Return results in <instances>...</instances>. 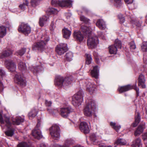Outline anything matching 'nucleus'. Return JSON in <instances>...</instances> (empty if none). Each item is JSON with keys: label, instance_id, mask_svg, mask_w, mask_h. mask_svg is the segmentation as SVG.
Wrapping results in <instances>:
<instances>
[{"label": "nucleus", "instance_id": "nucleus-1", "mask_svg": "<svg viewBox=\"0 0 147 147\" xmlns=\"http://www.w3.org/2000/svg\"><path fill=\"white\" fill-rule=\"evenodd\" d=\"M82 31L85 37H89L87 40V45L89 49H92L96 47L98 44V40L96 36L90 37L92 30L90 27L84 26L81 27Z\"/></svg>", "mask_w": 147, "mask_h": 147}, {"label": "nucleus", "instance_id": "nucleus-2", "mask_svg": "<svg viewBox=\"0 0 147 147\" xmlns=\"http://www.w3.org/2000/svg\"><path fill=\"white\" fill-rule=\"evenodd\" d=\"M0 122L1 127L5 125L8 128V130L5 132L6 135L8 136H12L14 134V130L10 127L11 124L9 121V119L5 116L2 117V112H0Z\"/></svg>", "mask_w": 147, "mask_h": 147}, {"label": "nucleus", "instance_id": "nucleus-3", "mask_svg": "<svg viewBox=\"0 0 147 147\" xmlns=\"http://www.w3.org/2000/svg\"><path fill=\"white\" fill-rule=\"evenodd\" d=\"M86 105L84 110V115L88 117L92 116V111L96 108L95 101L92 98L87 99L86 101Z\"/></svg>", "mask_w": 147, "mask_h": 147}, {"label": "nucleus", "instance_id": "nucleus-4", "mask_svg": "<svg viewBox=\"0 0 147 147\" xmlns=\"http://www.w3.org/2000/svg\"><path fill=\"white\" fill-rule=\"evenodd\" d=\"M49 40V38L47 35L43 36L41 40L38 41L33 46V49L36 48L38 50L42 51L45 48L47 42Z\"/></svg>", "mask_w": 147, "mask_h": 147}, {"label": "nucleus", "instance_id": "nucleus-5", "mask_svg": "<svg viewBox=\"0 0 147 147\" xmlns=\"http://www.w3.org/2000/svg\"><path fill=\"white\" fill-rule=\"evenodd\" d=\"M70 79L68 78H64L60 76H56L55 80L56 86L60 87L67 86L70 84Z\"/></svg>", "mask_w": 147, "mask_h": 147}, {"label": "nucleus", "instance_id": "nucleus-6", "mask_svg": "<svg viewBox=\"0 0 147 147\" xmlns=\"http://www.w3.org/2000/svg\"><path fill=\"white\" fill-rule=\"evenodd\" d=\"M83 93L81 91L78 92L75 94L72 98V102L77 106L80 105L83 100Z\"/></svg>", "mask_w": 147, "mask_h": 147}, {"label": "nucleus", "instance_id": "nucleus-7", "mask_svg": "<svg viewBox=\"0 0 147 147\" xmlns=\"http://www.w3.org/2000/svg\"><path fill=\"white\" fill-rule=\"evenodd\" d=\"M72 1L71 0H67L60 1L59 0H52L51 4L54 6L59 5L62 7H70L72 6Z\"/></svg>", "mask_w": 147, "mask_h": 147}, {"label": "nucleus", "instance_id": "nucleus-8", "mask_svg": "<svg viewBox=\"0 0 147 147\" xmlns=\"http://www.w3.org/2000/svg\"><path fill=\"white\" fill-rule=\"evenodd\" d=\"M50 134L52 138L55 139L60 137L59 128L57 125H53L49 129Z\"/></svg>", "mask_w": 147, "mask_h": 147}, {"label": "nucleus", "instance_id": "nucleus-9", "mask_svg": "<svg viewBox=\"0 0 147 147\" xmlns=\"http://www.w3.org/2000/svg\"><path fill=\"white\" fill-rule=\"evenodd\" d=\"M19 32L22 33L26 35H28L31 32L30 27L26 24L22 23L18 28Z\"/></svg>", "mask_w": 147, "mask_h": 147}, {"label": "nucleus", "instance_id": "nucleus-10", "mask_svg": "<svg viewBox=\"0 0 147 147\" xmlns=\"http://www.w3.org/2000/svg\"><path fill=\"white\" fill-rule=\"evenodd\" d=\"M134 89L136 90V92L138 96L139 95V89L136 87V84L135 86L131 85H128L123 86L119 87L118 90L120 93H122L124 92L128 91L132 89Z\"/></svg>", "mask_w": 147, "mask_h": 147}, {"label": "nucleus", "instance_id": "nucleus-11", "mask_svg": "<svg viewBox=\"0 0 147 147\" xmlns=\"http://www.w3.org/2000/svg\"><path fill=\"white\" fill-rule=\"evenodd\" d=\"M67 50V45L65 43H61L56 48V52L59 55L63 54Z\"/></svg>", "mask_w": 147, "mask_h": 147}, {"label": "nucleus", "instance_id": "nucleus-12", "mask_svg": "<svg viewBox=\"0 0 147 147\" xmlns=\"http://www.w3.org/2000/svg\"><path fill=\"white\" fill-rule=\"evenodd\" d=\"M60 111L61 115L64 118H66L69 114L74 111V110L70 106H69L61 108Z\"/></svg>", "mask_w": 147, "mask_h": 147}, {"label": "nucleus", "instance_id": "nucleus-13", "mask_svg": "<svg viewBox=\"0 0 147 147\" xmlns=\"http://www.w3.org/2000/svg\"><path fill=\"white\" fill-rule=\"evenodd\" d=\"M40 125V122L38 121L36 125V128L32 131V136L35 138L39 139L42 137V135L40 130L38 129Z\"/></svg>", "mask_w": 147, "mask_h": 147}, {"label": "nucleus", "instance_id": "nucleus-14", "mask_svg": "<svg viewBox=\"0 0 147 147\" xmlns=\"http://www.w3.org/2000/svg\"><path fill=\"white\" fill-rule=\"evenodd\" d=\"M14 80L16 83L21 85L25 86L26 84L25 81L23 79L19 73H17L15 74Z\"/></svg>", "mask_w": 147, "mask_h": 147}, {"label": "nucleus", "instance_id": "nucleus-15", "mask_svg": "<svg viewBox=\"0 0 147 147\" xmlns=\"http://www.w3.org/2000/svg\"><path fill=\"white\" fill-rule=\"evenodd\" d=\"M80 129L85 134L88 133L90 131L89 128L88 124L85 122H83L80 123Z\"/></svg>", "mask_w": 147, "mask_h": 147}, {"label": "nucleus", "instance_id": "nucleus-16", "mask_svg": "<svg viewBox=\"0 0 147 147\" xmlns=\"http://www.w3.org/2000/svg\"><path fill=\"white\" fill-rule=\"evenodd\" d=\"M96 87L95 84L88 82L86 85V90L90 94H92L96 91Z\"/></svg>", "mask_w": 147, "mask_h": 147}, {"label": "nucleus", "instance_id": "nucleus-17", "mask_svg": "<svg viewBox=\"0 0 147 147\" xmlns=\"http://www.w3.org/2000/svg\"><path fill=\"white\" fill-rule=\"evenodd\" d=\"M7 68L11 72L15 71L16 68V65L12 61H6L5 62Z\"/></svg>", "mask_w": 147, "mask_h": 147}, {"label": "nucleus", "instance_id": "nucleus-18", "mask_svg": "<svg viewBox=\"0 0 147 147\" xmlns=\"http://www.w3.org/2000/svg\"><path fill=\"white\" fill-rule=\"evenodd\" d=\"M145 123L144 122L142 123L138 127L136 130L135 131L134 135L137 136L140 135L143 131L144 128H145Z\"/></svg>", "mask_w": 147, "mask_h": 147}, {"label": "nucleus", "instance_id": "nucleus-19", "mask_svg": "<svg viewBox=\"0 0 147 147\" xmlns=\"http://www.w3.org/2000/svg\"><path fill=\"white\" fill-rule=\"evenodd\" d=\"M74 37L78 41L80 42L83 40L84 38V37L81 32L77 31H74Z\"/></svg>", "mask_w": 147, "mask_h": 147}, {"label": "nucleus", "instance_id": "nucleus-20", "mask_svg": "<svg viewBox=\"0 0 147 147\" xmlns=\"http://www.w3.org/2000/svg\"><path fill=\"white\" fill-rule=\"evenodd\" d=\"M96 24V26L100 29L103 30L105 29L106 28L105 22L102 19L98 20Z\"/></svg>", "mask_w": 147, "mask_h": 147}, {"label": "nucleus", "instance_id": "nucleus-21", "mask_svg": "<svg viewBox=\"0 0 147 147\" xmlns=\"http://www.w3.org/2000/svg\"><path fill=\"white\" fill-rule=\"evenodd\" d=\"M99 71L98 66H96L93 67V69L91 71V74L92 76L96 78H98L99 75Z\"/></svg>", "mask_w": 147, "mask_h": 147}, {"label": "nucleus", "instance_id": "nucleus-22", "mask_svg": "<svg viewBox=\"0 0 147 147\" xmlns=\"http://www.w3.org/2000/svg\"><path fill=\"white\" fill-rule=\"evenodd\" d=\"M63 36L64 38L68 39L71 34V31L67 28H64L62 30Z\"/></svg>", "mask_w": 147, "mask_h": 147}, {"label": "nucleus", "instance_id": "nucleus-23", "mask_svg": "<svg viewBox=\"0 0 147 147\" xmlns=\"http://www.w3.org/2000/svg\"><path fill=\"white\" fill-rule=\"evenodd\" d=\"M72 144V141L71 139H67L65 140L63 146H61L59 145L56 144L55 145L54 147H69Z\"/></svg>", "mask_w": 147, "mask_h": 147}, {"label": "nucleus", "instance_id": "nucleus-24", "mask_svg": "<svg viewBox=\"0 0 147 147\" xmlns=\"http://www.w3.org/2000/svg\"><path fill=\"white\" fill-rule=\"evenodd\" d=\"M49 20V17L45 16H43L40 18L39 24L40 26L42 27L46 24L47 21Z\"/></svg>", "mask_w": 147, "mask_h": 147}, {"label": "nucleus", "instance_id": "nucleus-25", "mask_svg": "<svg viewBox=\"0 0 147 147\" xmlns=\"http://www.w3.org/2000/svg\"><path fill=\"white\" fill-rule=\"evenodd\" d=\"M139 83L138 85L139 86H141L142 88H144L145 87V85H144L145 80L144 78V76L142 74H140L138 79Z\"/></svg>", "mask_w": 147, "mask_h": 147}, {"label": "nucleus", "instance_id": "nucleus-26", "mask_svg": "<svg viewBox=\"0 0 147 147\" xmlns=\"http://www.w3.org/2000/svg\"><path fill=\"white\" fill-rule=\"evenodd\" d=\"M12 53V51L9 50L4 51L3 52L1 53L0 57L1 58H3L5 57H8L11 55Z\"/></svg>", "mask_w": 147, "mask_h": 147}, {"label": "nucleus", "instance_id": "nucleus-27", "mask_svg": "<svg viewBox=\"0 0 147 147\" xmlns=\"http://www.w3.org/2000/svg\"><path fill=\"white\" fill-rule=\"evenodd\" d=\"M141 144V139L139 138H137L133 142L131 147H140Z\"/></svg>", "mask_w": 147, "mask_h": 147}, {"label": "nucleus", "instance_id": "nucleus-28", "mask_svg": "<svg viewBox=\"0 0 147 147\" xmlns=\"http://www.w3.org/2000/svg\"><path fill=\"white\" fill-rule=\"evenodd\" d=\"M73 53L71 52L67 53L65 56V59L67 61H70L73 59Z\"/></svg>", "mask_w": 147, "mask_h": 147}, {"label": "nucleus", "instance_id": "nucleus-29", "mask_svg": "<svg viewBox=\"0 0 147 147\" xmlns=\"http://www.w3.org/2000/svg\"><path fill=\"white\" fill-rule=\"evenodd\" d=\"M6 34V29L3 26H0V37L3 38Z\"/></svg>", "mask_w": 147, "mask_h": 147}, {"label": "nucleus", "instance_id": "nucleus-30", "mask_svg": "<svg viewBox=\"0 0 147 147\" xmlns=\"http://www.w3.org/2000/svg\"><path fill=\"white\" fill-rule=\"evenodd\" d=\"M109 52L111 54H115L117 51V48L114 45H111L109 47Z\"/></svg>", "mask_w": 147, "mask_h": 147}, {"label": "nucleus", "instance_id": "nucleus-31", "mask_svg": "<svg viewBox=\"0 0 147 147\" xmlns=\"http://www.w3.org/2000/svg\"><path fill=\"white\" fill-rule=\"evenodd\" d=\"M12 121L14 124L18 125L24 121V119L21 117H18L15 119H12Z\"/></svg>", "mask_w": 147, "mask_h": 147}, {"label": "nucleus", "instance_id": "nucleus-32", "mask_svg": "<svg viewBox=\"0 0 147 147\" xmlns=\"http://www.w3.org/2000/svg\"><path fill=\"white\" fill-rule=\"evenodd\" d=\"M136 114V115L135 117V121L132 124L133 127H134L137 126L140 121V114L138 112H137Z\"/></svg>", "mask_w": 147, "mask_h": 147}, {"label": "nucleus", "instance_id": "nucleus-33", "mask_svg": "<svg viewBox=\"0 0 147 147\" xmlns=\"http://www.w3.org/2000/svg\"><path fill=\"white\" fill-rule=\"evenodd\" d=\"M126 141L124 139H118L115 142V144L117 145H124L126 144Z\"/></svg>", "mask_w": 147, "mask_h": 147}, {"label": "nucleus", "instance_id": "nucleus-34", "mask_svg": "<svg viewBox=\"0 0 147 147\" xmlns=\"http://www.w3.org/2000/svg\"><path fill=\"white\" fill-rule=\"evenodd\" d=\"M38 112L37 109L34 108L28 113V116L29 117H34L36 116Z\"/></svg>", "mask_w": 147, "mask_h": 147}, {"label": "nucleus", "instance_id": "nucleus-35", "mask_svg": "<svg viewBox=\"0 0 147 147\" xmlns=\"http://www.w3.org/2000/svg\"><path fill=\"white\" fill-rule=\"evenodd\" d=\"M28 2L27 0H24L23 3L20 5L19 7L22 11H24L28 6Z\"/></svg>", "mask_w": 147, "mask_h": 147}, {"label": "nucleus", "instance_id": "nucleus-36", "mask_svg": "<svg viewBox=\"0 0 147 147\" xmlns=\"http://www.w3.org/2000/svg\"><path fill=\"white\" fill-rule=\"evenodd\" d=\"M112 1L113 3L116 7H120L122 5V3L121 0H110Z\"/></svg>", "mask_w": 147, "mask_h": 147}, {"label": "nucleus", "instance_id": "nucleus-37", "mask_svg": "<svg viewBox=\"0 0 147 147\" xmlns=\"http://www.w3.org/2000/svg\"><path fill=\"white\" fill-rule=\"evenodd\" d=\"M111 126L117 131H118L121 128L120 125H116V123L115 122H111L110 123Z\"/></svg>", "mask_w": 147, "mask_h": 147}, {"label": "nucleus", "instance_id": "nucleus-38", "mask_svg": "<svg viewBox=\"0 0 147 147\" xmlns=\"http://www.w3.org/2000/svg\"><path fill=\"white\" fill-rule=\"evenodd\" d=\"M5 75L4 71L0 68V75L1 76H3ZM3 90V85L2 82L0 81V91H2Z\"/></svg>", "mask_w": 147, "mask_h": 147}, {"label": "nucleus", "instance_id": "nucleus-39", "mask_svg": "<svg viewBox=\"0 0 147 147\" xmlns=\"http://www.w3.org/2000/svg\"><path fill=\"white\" fill-rule=\"evenodd\" d=\"M47 12L50 14H57L58 11L53 8H49L47 10Z\"/></svg>", "mask_w": 147, "mask_h": 147}, {"label": "nucleus", "instance_id": "nucleus-40", "mask_svg": "<svg viewBox=\"0 0 147 147\" xmlns=\"http://www.w3.org/2000/svg\"><path fill=\"white\" fill-rule=\"evenodd\" d=\"M86 63L87 65L90 64L92 62V58L90 55L89 54H86Z\"/></svg>", "mask_w": 147, "mask_h": 147}, {"label": "nucleus", "instance_id": "nucleus-41", "mask_svg": "<svg viewBox=\"0 0 147 147\" xmlns=\"http://www.w3.org/2000/svg\"><path fill=\"white\" fill-rule=\"evenodd\" d=\"M18 67L19 69L21 70H25L26 69L25 64L21 62L19 63Z\"/></svg>", "mask_w": 147, "mask_h": 147}, {"label": "nucleus", "instance_id": "nucleus-42", "mask_svg": "<svg viewBox=\"0 0 147 147\" xmlns=\"http://www.w3.org/2000/svg\"><path fill=\"white\" fill-rule=\"evenodd\" d=\"M117 48H121V44L120 41L118 39H116L115 41V45Z\"/></svg>", "mask_w": 147, "mask_h": 147}, {"label": "nucleus", "instance_id": "nucleus-43", "mask_svg": "<svg viewBox=\"0 0 147 147\" xmlns=\"http://www.w3.org/2000/svg\"><path fill=\"white\" fill-rule=\"evenodd\" d=\"M26 51V49H23L17 51L16 53V55H20L21 56L25 53Z\"/></svg>", "mask_w": 147, "mask_h": 147}, {"label": "nucleus", "instance_id": "nucleus-44", "mask_svg": "<svg viewBox=\"0 0 147 147\" xmlns=\"http://www.w3.org/2000/svg\"><path fill=\"white\" fill-rule=\"evenodd\" d=\"M142 51L144 52H147V42H143L141 47Z\"/></svg>", "mask_w": 147, "mask_h": 147}, {"label": "nucleus", "instance_id": "nucleus-45", "mask_svg": "<svg viewBox=\"0 0 147 147\" xmlns=\"http://www.w3.org/2000/svg\"><path fill=\"white\" fill-rule=\"evenodd\" d=\"M134 24L138 27H140L141 26L142 23V21H139L138 20H136L134 22Z\"/></svg>", "mask_w": 147, "mask_h": 147}, {"label": "nucleus", "instance_id": "nucleus-46", "mask_svg": "<svg viewBox=\"0 0 147 147\" xmlns=\"http://www.w3.org/2000/svg\"><path fill=\"white\" fill-rule=\"evenodd\" d=\"M80 20L81 21H83L85 23H87L89 21L88 19L84 16L81 15L80 16Z\"/></svg>", "mask_w": 147, "mask_h": 147}, {"label": "nucleus", "instance_id": "nucleus-47", "mask_svg": "<svg viewBox=\"0 0 147 147\" xmlns=\"http://www.w3.org/2000/svg\"><path fill=\"white\" fill-rule=\"evenodd\" d=\"M18 147H29L27 144L25 142L20 143L18 146Z\"/></svg>", "mask_w": 147, "mask_h": 147}, {"label": "nucleus", "instance_id": "nucleus-48", "mask_svg": "<svg viewBox=\"0 0 147 147\" xmlns=\"http://www.w3.org/2000/svg\"><path fill=\"white\" fill-rule=\"evenodd\" d=\"M129 45L130 49L131 50L134 49L136 48V46L134 42H130Z\"/></svg>", "mask_w": 147, "mask_h": 147}, {"label": "nucleus", "instance_id": "nucleus-49", "mask_svg": "<svg viewBox=\"0 0 147 147\" xmlns=\"http://www.w3.org/2000/svg\"><path fill=\"white\" fill-rule=\"evenodd\" d=\"M90 140L92 141L93 142H94L96 140V136L95 134H91L90 136Z\"/></svg>", "mask_w": 147, "mask_h": 147}, {"label": "nucleus", "instance_id": "nucleus-50", "mask_svg": "<svg viewBox=\"0 0 147 147\" xmlns=\"http://www.w3.org/2000/svg\"><path fill=\"white\" fill-rule=\"evenodd\" d=\"M34 69L36 72H39L43 70V69L40 66H37Z\"/></svg>", "mask_w": 147, "mask_h": 147}, {"label": "nucleus", "instance_id": "nucleus-51", "mask_svg": "<svg viewBox=\"0 0 147 147\" xmlns=\"http://www.w3.org/2000/svg\"><path fill=\"white\" fill-rule=\"evenodd\" d=\"M118 18L120 20L121 23H123L125 21V18L121 15H119L118 16Z\"/></svg>", "mask_w": 147, "mask_h": 147}, {"label": "nucleus", "instance_id": "nucleus-52", "mask_svg": "<svg viewBox=\"0 0 147 147\" xmlns=\"http://www.w3.org/2000/svg\"><path fill=\"white\" fill-rule=\"evenodd\" d=\"M142 139L144 140H147V131L142 135Z\"/></svg>", "mask_w": 147, "mask_h": 147}, {"label": "nucleus", "instance_id": "nucleus-53", "mask_svg": "<svg viewBox=\"0 0 147 147\" xmlns=\"http://www.w3.org/2000/svg\"><path fill=\"white\" fill-rule=\"evenodd\" d=\"M45 104L47 106L50 107L51 106L52 102L50 101H48L47 100L45 101Z\"/></svg>", "mask_w": 147, "mask_h": 147}, {"label": "nucleus", "instance_id": "nucleus-54", "mask_svg": "<svg viewBox=\"0 0 147 147\" xmlns=\"http://www.w3.org/2000/svg\"><path fill=\"white\" fill-rule=\"evenodd\" d=\"M55 26H54V24L52 23L51 25V26L50 27V30L52 31H53L55 29Z\"/></svg>", "mask_w": 147, "mask_h": 147}, {"label": "nucleus", "instance_id": "nucleus-55", "mask_svg": "<svg viewBox=\"0 0 147 147\" xmlns=\"http://www.w3.org/2000/svg\"><path fill=\"white\" fill-rule=\"evenodd\" d=\"M124 1L127 4H131L133 1V0H124Z\"/></svg>", "mask_w": 147, "mask_h": 147}, {"label": "nucleus", "instance_id": "nucleus-56", "mask_svg": "<svg viewBox=\"0 0 147 147\" xmlns=\"http://www.w3.org/2000/svg\"><path fill=\"white\" fill-rule=\"evenodd\" d=\"M95 61L97 63H98L99 62L100 60L99 59L96 57H95Z\"/></svg>", "mask_w": 147, "mask_h": 147}, {"label": "nucleus", "instance_id": "nucleus-57", "mask_svg": "<svg viewBox=\"0 0 147 147\" xmlns=\"http://www.w3.org/2000/svg\"><path fill=\"white\" fill-rule=\"evenodd\" d=\"M38 147H46V146L44 144H41L38 146Z\"/></svg>", "mask_w": 147, "mask_h": 147}, {"label": "nucleus", "instance_id": "nucleus-58", "mask_svg": "<svg viewBox=\"0 0 147 147\" xmlns=\"http://www.w3.org/2000/svg\"><path fill=\"white\" fill-rule=\"evenodd\" d=\"M99 147H106V145L103 144H99Z\"/></svg>", "mask_w": 147, "mask_h": 147}, {"label": "nucleus", "instance_id": "nucleus-59", "mask_svg": "<svg viewBox=\"0 0 147 147\" xmlns=\"http://www.w3.org/2000/svg\"><path fill=\"white\" fill-rule=\"evenodd\" d=\"M47 111L49 112V113H52V109H48Z\"/></svg>", "mask_w": 147, "mask_h": 147}, {"label": "nucleus", "instance_id": "nucleus-60", "mask_svg": "<svg viewBox=\"0 0 147 147\" xmlns=\"http://www.w3.org/2000/svg\"><path fill=\"white\" fill-rule=\"evenodd\" d=\"M98 36H101V35H102L101 32H98Z\"/></svg>", "mask_w": 147, "mask_h": 147}, {"label": "nucleus", "instance_id": "nucleus-61", "mask_svg": "<svg viewBox=\"0 0 147 147\" xmlns=\"http://www.w3.org/2000/svg\"><path fill=\"white\" fill-rule=\"evenodd\" d=\"M146 20L145 21V22L147 24V14L145 17Z\"/></svg>", "mask_w": 147, "mask_h": 147}, {"label": "nucleus", "instance_id": "nucleus-62", "mask_svg": "<svg viewBox=\"0 0 147 147\" xmlns=\"http://www.w3.org/2000/svg\"><path fill=\"white\" fill-rule=\"evenodd\" d=\"M106 147H112V146H111L106 145ZM115 147H116V146H115Z\"/></svg>", "mask_w": 147, "mask_h": 147}, {"label": "nucleus", "instance_id": "nucleus-63", "mask_svg": "<svg viewBox=\"0 0 147 147\" xmlns=\"http://www.w3.org/2000/svg\"><path fill=\"white\" fill-rule=\"evenodd\" d=\"M139 104L140 105H141V104L140 102Z\"/></svg>", "mask_w": 147, "mask_h": 147}, {"label": "nucleus", "instance_id": "nucleus-64", "mask_svg": "<svg viewBox=\"0 0 147 147\" xmlns=\"http://www.w3.org/2000/svg\"><path fill=\"white\" fill-rule=\"evenodd\" d=\"M146 147H147V145H146Z\"/></svg>", "mask_w": 147, "mask_h": 147}]
</instances>
